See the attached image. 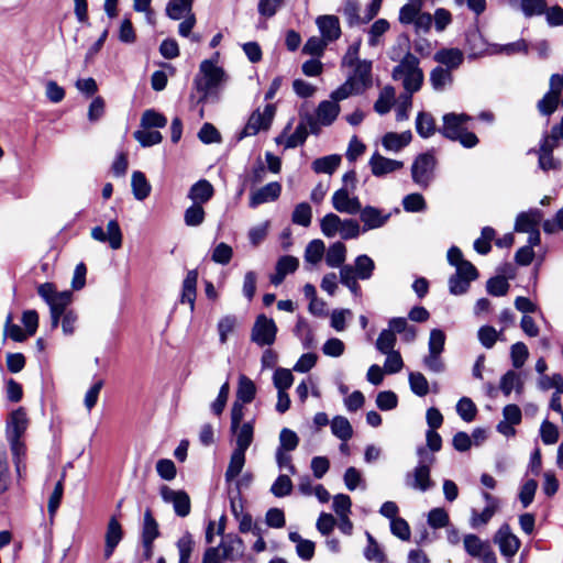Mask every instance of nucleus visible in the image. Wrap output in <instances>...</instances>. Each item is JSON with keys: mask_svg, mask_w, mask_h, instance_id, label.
Returning a JSON list of instances; mask_svg holds the SVG:
<instances>
[{"mask_svg": "<svg viewBox=\"0 0 563 563\" xmlns=\"http://www.w3.org/2000/svg\"><path fill=\"white\" fill-rule=\"evenodd\" d=\"M225 78L224 70L217 66L213 59L202 60L199 73L194 79L195 89L199 93L197 103H203L210 97L216 96Z\"/></svg>", "mask_w": 563, "mask_h": 563, "instance_id": "f257e3e1", "label": "nucleus"}, {"mask_svg": "<svg viewBox=\"0 0 563 563\" xmlns=\"http://www.w3.org/2000/svg\"><path fill=\"white\" fill-rule=\"evenodd\" d=\"M472 118L464 113H446L443 115L441 133L449 140L457 141L466 148L477 145V136L468 130Z\"/></svg>", "mask_w": 563, "mask_h": 563, "instance_id": "f03ea898", "label": "nucleus"}, {"mask_svg": "<svg viewBox=\"0 0 563 563\" xmlns=\"http://www.w3.org/2000/svg\"><path fill=\"white\" fill-rule=\"evenodd\" d=\"M391 77L400 81L408 93L417 92L423 82V73L419 59L411 53H406L400 63L393 69Z\"/></svg>", "mask_w": 563, "mask_h": 563, "instance_id": "7ed1b4c3", "label": "nucleus"}, {"mask_svg": "<svg viewBox=\"0 0 563 563\" xmlns=\"http://www.w3.org/2000/svg\"><path fill=\"white\" fill-rule=\"evenodd\" d=\"M419 463L412 472L407 473L405 477L406 485L419 492H427L433 486L430 477L431 466L435 462V456L427 452L424 448L417 450Z\"/></svg>", "mask_w": 563, "mask_h": 563, "instance_id": "20e7f679", "label": "nucleus"}, {"mask_svg": "<svg viewBox=\"0 0 563 563\" xmlns=\"http://www.w3.org/2000/svg\"><path fill=\"white\" fill-rule=\"evenodd\" d=\"M437 158L431 153H422L416 157L411 166V177L416 185L427 188L434 178Z\"/></svg>", "mask_w": 563, "mask_h": 563, "instance_id": "39448f33", "label": "nucleus"}, {"mask_svg": "<svg viewBox=\"0 0 563 563\" xmlns=\"http://www.w3.org/2000/svg\"><path fill=\"white\" fill-rule=\"evenodd\" d=\"M276 113V108L274 104H266L263 110H255L243 131L241 132L239 139H243L245 136L256 135L260 131H266L271 128L273 119Z\"/></svg>", "mask_w": 563, "mask_h": 563, "instance_id": "423d86ee", "label": "nucleus"}, {"mask_svg": "<svg viewBox=\"0 0 563 563\" xmlns=\"http://www.w3.org/2000/svg\"><path fill=\"white\" fill-rule=\"evenodd\" d=\"M277 325L272 318L260 314L251 331V341L258 346H271L276 341Z\"/></svg>", "mask_w": 563, "mask_h": 563, "instance_id": "0eeeda50", "label": "nucleus"}, {"mask_svg": "<svg viewBox=\"0 0 563 563\" xmlns=\"http://www.w3.org/2000/svg\"><path fill=\"white\" fill-rule=\"evenodd\" d=\"M478 277L476 267L472 263H463L455 274L449 278V290L452 295L465 294L473 280Z\"/></svg>", "mask_w": 563, "mask_h": 563, "instance_id": "6e6552de", "label": "nucleus"}, {"mask_svg": "<svg viewBox=\"0 0 563 563\" xmlns=\"http://www.w3.org/2000/svg\"><path fill=\"white\" fill-rule=\"evenodd\" d=\"M91 238L98 242H108L112 250H119L122 246V231L117 220H110L107 223V233L103 228L95 227L91 229Z\"/></svg>", "mask_w": 563, "mask_h": 563, "instance_id": "1a4fd4ad", "label": "nucleus"}, {"mask_svg": "<svg viewBox=\"0 0 563 563\" xmlns=\"http://www.w3.org/2000/svg\"><path fill=\"white\" fill-rule=\"evenodd\" d=\"M340 113V106L333 100L321 101L316 111V121L313 118H309L308 124L311 132H317V123L321 125H330L336 119Z\"/></svg>", "mask_w": 563, "mask_h": 563, "instance_id": "9d476101", "label": "nucleus"}, {"mask_svg": "<svg viewBox=\"0 0 563 563\" xmlns=\"http://www.w3.org/2000/svg\"><path fill=\"white\" fill-rule=\"evenodd\" d=\"M38 295L46 301L49 308L65 309L71 302V292L68 290L65 291H56L53 284L45 283L38 286L37 288Z\"/></svg>", "mask_w": 563, "mask_h": 563, "instance_id": "9b49d317", "label": "nucleus"}, {"mask_svg": "<svg viewBox=\"0 0 563 563\" xmlns=\"http://www.w3.org/2000/svg\"><path fill=\"white\" fill-rule=\"evenodd\" d=\"M464 548L470 555L479 558L484 563H494L496 561L495 553L490 550L489 545L475 534H466L464 537Z\"/></svg>", "mask_w": 563, "mask_h": 563, "instance_id": "f8f14e48", "label": "nucleus"}, {"mask_svg": "<svg viewBox=\"0 0 563 563\" xmlns=\"http://www.w3.org/2000/svg\"><path fill=\"white\" fill-rule=\"evenodd\" d=\"M161 495L164 501L173 504L175 512L179 517H186L190 512V498L183 490H174L167 486H163Z\"/></svg>", "mask_w": 563, "mask_h": 563, "instance_id": "ddd939ff", "label": "nucleus"}, {"mask_svg": "<svg viewBox=\"0 0 563 563\" xmlns=\"http://www.w3.org/2000/svg\"><path fill=\"white\" fill-rule=\"evenodd\" d=\"M494 541L498 544L503 555L511 558L514 556L519 548V539L510 531L508 525H503L496 532Z\"/></svg>", "mask_w": 563, "mask_h": 563, "instance_id": "4468645a", "label": "nucleus"}, {"mask_svg": "<svg viewBox=\"0 0 563 563\" xmlns=\"http://www.w3.org/2000/svg\"><path fill=\"white\" fill-rule=\"evenodd\" d=\"M29 427V419L23 408L12 411L7 420L5 438L22 439Z\"/></svg>", "mask_w": 563, "mask_h": 563, "instance_id": "2eb2a0df", "label": "nucleus"}, {"mask_svg": "<svg viewBox=\"0 0 563 563\" xmlns=\"http://www.w3.org/2000/svg\"><path fill=\"white\" fill-rule=\"evenodd\" d=\"M332 205L336 211L347 214L358 213L362 207L358 198L350 196L346 188H341L333 194Z\"/></svg>", "mask_w": 563, "mask_h": 563, "instance_id": "dca6fc26", "label": "nucleus"}, {"mask_svg": "<svg viewBox=\"0 0 563 563\" xmlns=\"http://www.w3.org/2000/svg\"><path fill=\"white\" fill-rule=\"evenodd\" d=\"M282 185L277 181L269 183L254 191L250 196V207L256 208L260 205L275 201L279 198Z\"/></svg>", "mask_w": 563, "mask_h": 563, "instance_id": "f3484780", "label": "nucleus"}, {"mask_svg": "<svg viewBox=\"0 0 563 563\" xmlns=\"http://www.w3.org/2000/svg\"><path fill=\"white\" fill-rule=\"evenodd\" d=\"M18 481L23 479L26 471V445L22 439H7Z\"/></svg>", "mask_w": 563, "mask_h": 563, "instance_id": "a211bd4d", "label": "nucleus"}, {"mask_svg": "<svg viewBox=\"0 0 563 563\" xmlns=\"http://www.w3.org/2000/svg\"><path fill=\"white\" fill-rule=\"evenodd\" d=\"M369 166L374 176L382 177L401 169L404 167V163L375 153L369 159Z\"/></svg>", "mask_w": 563, "mask_h": 563, "instance_id": "6ab92c4d", "label": "nucleus"}, {"mask_svg": "<svg viewBox=\"0 0 563 563\" xmlns=\"http://www.w3.org/2000/svg\"><path fill=\"white\" fill-rule=\"evenodd\" d=\"M316 23L322 37L329 43L335 41L341 35V27L338 16L327 14L317 18Z\"/></svg>", "mask_w": 563, "mask_h": 563, "instance_id": "aec40b11", "label": "nucleus"}, {"mask_svg": "<svg viewBox=\"0 0 563 563\" xmlns=\"http://www.w3.org/2000/svg\"><path fill=\"white\" fill-rule=\"evenodd\" d=\"M358 213L364 224V231L382 228L389 219L388 213L385 214L382 210L372 206L361 208Z\"/></svg>", "mask_w": 563, "mask_h": 563, "instance_id": "412c9836", "label": "nucleus"}, {"mask_svg": "<svg viewBox=\"0 0 563 563\" xmlns=\"http://www.w3.org/2000/svg\"><path fill=\"white\" fill-rule=\"evenodd\" d=\"M347 79L363 92L372 85V63L368 60L357 62L353 74Z\"/></svg>", "mask_w": 563, "mask_h": 563, "instance_id": "4be33fe9", "label": "nucleus"}, {"mask_svg": "<svg viewBox=\"0 0 563 563\" xmlns=\"http://www.w3.org/2000/svg\"><path fill=\"white\" fill-rule=\"evenodd\" d=\"M220 548L223 552V558L228 561H238L244 555V543L241 538L236 536H227L222 539Z\"/></svg>", "mask_w": 563, "mask_h": 563, "instance_id": "5701e85b", "label": "nucleus"}, {"mask_svg": "<svg viewBox=\"0 0 563 563\" xmlns=\"http://www.w3.org/2000/svg\"><path fill=\"white\" fill-rule=\"evenodd\" d=\"M235 437V449L246 451L254 439V420L243 422L239 427L231 429Z\"/></svg>", "mask_w": 563, "mask_h": 563, "instance_id": "b1692460", "label": "nucleus"}, {"mask_svg": "<svg viewBox=\"0 0 563 563\" xmlns=\"http://www.w3.org/2000/svg\"><path fill=\"white\" fill-rule=\"evenodd\" d=\"M411 139L412 134L410 131L401 133L389 132L384 135L382 144L386 151L397 153L406 147L411 142Z\"/></svg>", "mask_w": 563, "mask_h": 563, "instance_id": "393cba45", "label": "nucleus"}, {"mask_svg": "<svg viewBox=\"0 0 563 563\" xmlns=\"http://www.w3.org/2000/svg\"><path fill=\"white\" fill-rule=\"evenodd\" d=\"M542 220V212L540 210H531L529 212H521L518 214L515 223L517 232H530L538 229Z\"/></svg>", "mask_w": 563, "mask_h": 563, "instance_id": "a878e982", "label": "nucleus"}, {"mask_svg": "<svg viewBox=\"0 0 563 563\" xmlns=\"http://www.w3.org/2000/svg\"><path fill=\"white\" fill-rule=\"evenodd\" d=\"M213 192L212 185L208 180L201 179L191 186L188 197L195 205L202 206L212 198Z\"/></svg>", "mask_w": 563, "mask_h": 563, "instance_id": "bb28decb", "label": "nucleus"}, {"mask_svg": "<svg viewBox=\"0 0 563 563\" xmlns=\"http://www.w3.org/2000/svg\"><path fill=\"white\" fill-rule=\"evenodd\" d=\"M197 280H198V273H197V271L192 269L187 273V275L183 282V291H181L180 301L183 303H188L191 311L195 308V300H196V294H197Z\"/></svg>", "mask_w": 563, "mask_h": 563, "instance_id": "cd10ccee", "label": "nucleus"}, {"mask_svg": "<svg viewBox=\"0 0 563 563\" xmlns=\"http://www.w3.org/2000/svg\"><path fill=\"white\" fill-rule=\"evenodd\" d=\"M352 275L361 280H368L375 271V262L366 254L358 255L351 265Z\"/></svg>", "mask_w": 563, "mask_h": 563, "instance_id": "c85d7f7f", "label": "nucleus"}, {"mask_svg": "<svg viewBox=\"0 0 563 563\" xmlns=\"http://www.w3.org/2000/svg\"><path fill=\"white\" fill-rule=\"evenodd\" d=\"M122 539V528L115 518H111L106 532L104 555L109 558Z\"/></svg>", "mask_w": 563, "mask_h": 563, "instance_id": "c756f323", "label": "nucleus"}, {"mask_svg": "<svg viewBox=\"0 0 563 563\" xmlns=\"http://www.w3.org/2000/svg\"><path fill=\"white\" fill-rule=\"evenodd\" d=\"M346 247L342 242H335L325 252V263L333 268L345 266Z\"/></svg>", "mask_w": 563, "mask_h": 563, "instance_id": "7c9ffc66", "label": "nucleus"}, {"mask_svg": "<svg viewBox=\"0 0 563 563\" xmlns=\"http://www.w3.org/2000/svg\"><path fill=\"white\" fill-rule=\"evenodd\" d=\"M256 395V386L254 382L249 378L246 375L241 374L239 376L238 390H236V401H241L242 404H250Z\"/></svg>", "mask_w": 563, "mask_h": 563, "instance_id": "2f4dec72", "label": "nucleus"}, {"mask_svg": "<svg viewBox=\"0 0 563 563\" xmlns=\"http://www.w3.org/2000/svg\"><path fill=\"white\" fill-rule=\"evenodd\" d=\"M158 525L154 519L150 509L144 514V522L142 530V540L144 548L150 549V544H153L154 540L158 537Z\"/></svg>", "mask_w": 563, "mask_h": 563, "instance_id": "473e14b6", "label": "nucleus"}, {"mask_svg": "<svg viewBox=\"0 0 563 563\" xmlns=\"http://www.w3.org/2000/svg\"><path fill=\"white\" fill-rule=\"evenodd\" d=\"M434 59L449 68H456L463 62V53L459 48H445L439 51Z\"/></svg>", "mask_w": 563, "mask_h": 563, "instance_id": "72a5a7b5", "label": "nucleus"}, {"mask_svg": "<svg viewBox=\"0 0 563 563\" xmlns=\"http://www.w3.org/2000/svg\"><path fill=\"white\" fill-rule=\"evenodd\" d=\"M245 452L246 451L236 449L233 450L228 468L225 471L227 482L233 481L242 472L245 464Z\"/></svg>", "mask_w": 563, "mask_h": 563, "instance_id": "f704fd0d", "label": "nucleus"}, {"mask_svg": "<svg viewBox=\"0 0 563 563\" xmlns=\"http://www.w3.org/2000/svg\"><path fill=\"white\" fill-rule=\"evenodd\" d=\"M132 192L135 199L142 201L148 197L151 192V185L146 180L142 172H134L131 177Z\"/></svg>", "mask_w": 563, "mask_h": 563, "instance_id": "c9c22d12", "label": "nucleus"}, {"mask_svg": "<svg viewBox=\"0 0 563 563\" xmlns=\"http://www.w3.org/2000/svg\"><path fill=\"white\" fill-rule=\"evenodd\" d=\"M423 0H409L399 11V22L401 24H412L421 12Z\"/></svg>", "mask_w": 563, "mask_h": 563, "instance_id": "e433bc0d", "label": "nucleus"}, {"mask_svg": "<svg viewBox=\"0 0 563 563\" xmlns=\"http://www.w3.org/2000/svg\"><path fill=\"white\" fill-rule=\"evenodd\" d=\"M396 91L391 86H386L380 90L378 99L374 104V109L379 114L389 112L395 102Z\"/></svg>", "mask_w": 563, "mask_h": 563, "instance_id": "4c0bfd02", "label": "nucleus"}, {"mask_svg": "<svg viewBox=\"0 0 563 563\" xmlns=\"http://www.w3.org/2000/svg\"><path fill=\"white\" fill-rule=\"evenodd\" d=\"M341 163V156L328 155L321 158H317L312 163V169L318 174H333Z\"/></svg>", "mask_w": 563, "mask_h": 563, "instance_id": "58836bf2", "label": "nucleus"}, {"mask_svg": "<svg viewBox=\"0 0 563 563\" xmlns=\"http://www.w3.org/2000/svg\"><path fill=\"white\" fill-rule=\"evenodd\" d=\"M289 540L296 543L297 554L303 560L312 559L314 554V543L310 540L302 539L299 533L290 532Z\"/></svg>", "mask_w": 563, "mask_h": 563, "instance_id": "ea45409f", "label": "nucleus"}, {"mask_svg": "<svg viewBox=\"0 0 563 563\" xmlns=\"http://www.w3.org/2000/svg\"><path fill=\"white\" fill-rule=\"evenodd\" d=\"M331 431L336 438L344 442L347 441L353 434V429L350 421L342 416H336L333 418L331 421Z\"/></svg>", "mask_w": 563, "mask_h": 563, "instance_id": "a19ab883", "label": "nucleus"}, {"mask_svg": "<svg viewBox=\"0 0 563 563\" xmlns=\"http://www.w3.org/2000/svg\"><path fill=\"white\" fill-rule=\"evenodd\" d=\"M192 0H170L166 7V14L173 20H180L186 13H191Z\"/></svg>", "mask_w": 563, "mask_h": 563, "instance_id": "79ce46f5", "label": "nucleus"}, {"mask_svg": "<svg viewBox=\"0 0 563 563\" xmlns=\"http://www.w3.org/2000/svg\"><path fill=\"white\" fill-rule=\"evenodd\" d=\"M342 222L343 220L339 216L334 213H328L320 221L321 232L327 238H334L336 234H339Z\"/></svg>", "mask_w": 563, "mask_h": 563, "instance_id": "37998d69", "label": "nucleus"}, {"mask_svg": "<svg viewBox=\"0 0 563 563\" xmlns=\"http://www.w3.org/2000/svg\"><path fill=\"white\" fill-rule=\"evenodd\" d=\"M560 90L550 89V91L538 102L539 111L544 115L552 114L559 104Z\"/></svg>", "mask_w": 563, "mask_h": 563, "instance_id": "c03bdc74", "label": "nucleus"}, {"mask_svg": "<svg viewBox=\"0 0 563 563\" xmlns=\"http://www.w3.org/2000/svg\"><path fill=\"white\" fill-rule=\"evenodd\" d=\"M416 130L421 137H429L435 132V124L432 115L427 112H420L416 120Z\"/></svg>", "mask_w": 563, "mask_h": 563, "instance_id": "a18cd8bd", "label": "nucleus"}, {"mask_svg": "<svg viewBox=\"0 0 563 563\" xmlns=\"http://www.w3.org/2000/svg\"><path fill=\"white\" fill-rule=\"evenodd\" d=\"M325 245L323 241L316 239L308 243L305 250V260L311 264H318L323 257Z\"/></svg>", "mask_w": 563, "mask_h": 563, "instance_id": "49530a36", "label": "nucleus"}, {"mask_svg": "<svg viewBox=\"0 0 563 563\" xmlns=\"http://www.w3.org/2000/svg\"><path fill=\"white\" fill-rule=\"evenodd\" d=\"M503 331L504 329L498 332L490 325H483L478 329L477 336L484 347L492 349L496 341L501 339Z\"/></svg>", "mask_w": 563, "mask_h": 563, "instance_id": "de8ad7c7", "label": "nucleus"}, {"mask_svg": "<svg viewBox=\"0 0 563 563\" xmlns=\"http://www.w3.org/2000/svg\"><path fill=\"white\" fill-rule=\"evenodd\" d=\"M312 219V209L307 202L298 203L291 216V220L295 224L301 225V227H309Z\"/></svg>", "mask_w": 563, "mask_h": 563, "instance_id": "09e8293b", "label": "nucleus"}, {"mask_svg": "<svg viewBox=\"0 0 563 563\" xmlns=\"http://www.w3.org/2000/svg\"><path fill=\"white\" fill-rule=\"evenodd\" d=\"M409 385L413 394L423 397L429 393V383L423 374L419 372H411L409 374Z\"/></svg>", "mask_w": 563, "mask_h": 563, "instance_id": "8fccbe9b", "label": "nucleus"}, {"mask_svg": "<svg viewBox=\"0 0 563 563\" xmlns=\"http://www.w3.org/2000/svg\"><path fill=\"white\" fill-rule=\"evenodd\" d=\"M389 22L385 19L375 21L368 30V44L377 46L382 36L389 30Z\"/></svg>", "mask_w": 563, "mask_h": 563, "instance_id": "3c124183", "label": "nucleus"}, {"mask_svg": "<svg viewBox=\"0 0 563 563\" xmlns=\"http://www.w3.org/2000/svg\"><path fill=\"white\" fill-rule=\"evenodd\" d=\"M430 81L435 90H443L452 81L451 71L442 67H437L430 74Z\"/></svg>", "mask_w": 563, "mask_h": 563, "instance_id": "603ef678", "label": "nucleus"}, {"mask_svg": "<svg viewBox=\"0 0 563 563\" xmlns=\"http://www.w3.org/2000/svg\"><path fill=\"white\" fill-rule=\"evenodd\" d=\"M520 10L525 16L541 15L547 10L545 0H520Z\"/></svg>", "mask_w": 563, "mask_h": 563, "instance_id": "864d4df0", "label": "nucleus"}, {"mask_svg": "<svg viewBox=\"0 0 563 563\" xmlns=\"http://www.w3.org/2000/svg\"><path fill=\"white\" fill-rule=\"evenodd\" d=\"M357 277L352 275L351 265L342 266L340 269V282L344 285L354 296H360L361 286Z\"/></svg>", "mask_w": 563, "mask_h": 563, "instance_id": "5fc2aeb1", "label": "nucleus"}, {"mask_svg": "<svg viewBox=\"0 0 563 563\" xmlns=\"http://www.w3.org/2000/svg\"><path fill=\"white\" fill-rule=\"evenodd\" d=\"M134 139L144 147L159 144L163 140L161 132L148 131V129L139 130L133 133Z\"/></svg>", "mask_w": 563, "mask_h": 563, "instance_id": "6e6d98bb", "label": "nucleus"}, {"mask_svg": "<svg viewBox=\"0 0 563 563\" xmlns=\"http://www.w3.org/2000/svg\"><path fill=\"white\" fill-rule=\"evenodd\" d=\"M298 443L299 438L297 433L288 428H283L279 433V446L277 450L291 452L298 446Z\"/></svg>", "mask_w": 563, "mask_h": 563, "instance_id": "4d7b16f0", "label": "nucleus"}, {"mask_svg": "<svg viewBox=\"0 0 563 563\" xmlns=\"http://www.w3.org/2000/svg\"><path fill=\"white\" fill-rule=\"evenodd\" d=\"M396 341V334L393 333V330L384 329L376 340V349L383 354L394 352Z\"/></svg>", "mask_w": 563, "mask_h": 563, "instance_id": "13d9d810", "label": "nucleus"}, {"mask_svg": "<svg viewBox=\"0 0 563 563\" xmlns=\"http://www.w3.org/2000/svg\"><path fill=\"white\" fill-rule=\"evenodd\" d=\"M273 382L277 391H286L294 383V375L287 368H277Z\"/></svg>", "mask_w": 563, "mask_h": 563, "instance_id": "bf43d9fd", "label": "nucleus"}, {"mask_svg": "<svg viewBox=\"0 0 563 563\" xmlns=\"http://www.w3.org/2000/svg\"><path fill=\"white\" fill-rule=\"evenodd\" d=\"M166 123L167 119L155 110H146L141 118V125L144 129L164 128Z\"/></svg>", "mask_w": 563, "mask_h": 563, "instance_id": "052dcab7", "label": "nucleus"}, {"mask_svg": "<svg viewBox=\"0 0 563 563\" xmlns=\"http://www.w3.org/2000/svg\"><path fill=\"white\" fill-rule=\"evenodd\" d=\"M184 221L188 227H198L205 221V210L200 205H192L186 209Z\"/></svg>", "mask_w": 563, "mask_h": 563, "instance_id": "680f3d73", "label": "nucleus"}, {"mask_svg": "<svg viewBox=\"0 0 563 563\" xmlns=\"http://www.w3.org/2000/svg\"><path fill=\"white\" fill-rule=\"evenodd\" d=\"M238 320L234 316H225L218 322L219 340L222 344L227 343L229 335L234 331Z\"/></svg>", "mask_w": 563, "mask_h": 563, "instance_id": "e2e57ef3", "label": "nucleus"}, {"mask_svg": "<svg viewBox=\"0 0 563 563\" xmlns=\"http://www.w3.org/2000/svg\"><path fill=\"white\" fill-rule=\"evenodd\" d=\"M232 247L229 244L221 242L213 249L211 260L217 264L227 265L232 260Z\"/></svg>", "mask_w": 563, "mask_h": 563, "instance_id": "0e129e2a", "label": "nucleus"}, {"mask_svg": "<svg viewBox=\"0 0 563 563\" xmlns=\"http://www.w3.org/2000/svg\"><path fill=\"white\" fill-rule=\"evenodd\" d=\"M292 490V482L288 475H279L271 487V493L276 497L288 496Z\"/></svg>", "mask_w": 563, "mask_h": 563, "instance_id": "69168bd1", "label": "nucleus"}, {"mask_svg": "<svg viewBox=\"0 0 563 563\" xmlns=\"http://www.w3.org/2000/svg\"><path fill=\"white\" fill-rule=\"evenodd\" d=\"M459 416L466 422H471L476 416V406L467 397H463L456 405Z\"/></svg>", "mask_w": 563, "mask_h": 563, "instance_id": "338daca9", "label": "nucleus"}, {"mask_svg": "<svg viewBox=\"0 0 563 563\" xmlns=\"http://www.w3.org/2000/svg\"><path fill=\"white\" fill-rule=\"evenodd\" d=\"M428 525L433 529L444 528L449 525V515L443 508H433L428 514Z\"/></svg>", "mask_w": 563, "mask_h": 563, "instance_id": "774afa93", "label": "nucleus"}]
</instances>
